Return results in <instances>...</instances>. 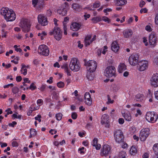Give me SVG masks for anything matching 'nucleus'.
I'll list each match as a JSON object with an SVG mask.
<instances>
[{
    "mask_svg": "<svg viewBox=\"0 0 158 158\" xmlns=\"http://www.w3.org/2000/svg\"><path fill=\"white\" fill-rule=\"evenodd\" d=\"M19 26L21 27L22 31L25 32H27L30 31L31 25L29 21L27 19H21Z\"/></svg>",
    "mask_w": 158,
    "mask_h": 158,
    "instance_id": "39448f33",
    "label": "nucleus"
},
{
    "mask_svg": "<svg viewBox=\"0 0 158 158\" xmlns=\"http://www.w3.org/2000/svg\"><path fill=\"white\" fill-rule=\"evenodd\" d=\"M47 35V33L44 31H43L41 33H39L38 34V36H40V39L43 40L44 37Z\"/></svg>",
    "mask_w": 158,
    "mask_h": 158,
    "instance_id": "f704fd0d",
    "label": "nucleus"
},
{
    "mask_svg": "<svg viewBox=\"0 0 158 158\" xmlns=\"http://www.w3.org/2000/svg\"><path fill=\"white\" fill-rule=\"evenodd\" d=\"M143 42L144 43L146 46H148V43L147 42V38L146 37H143Z\"/></svg>",
    "mask_w": 158,
    "mask_h": 158,
    "instance_id": "5fc2aeb1",
    "label": "nucleus"
},
{
    "mask_svg": "<svg viewBox=\"0 0 158 158\" xmlns=\"http://www.w3.org/2000/svg\"><path fill=\"white\" fill-rule=\"evenodd\" d=\"M145 29L148 32H151L152 31V29L151 28L150 26L148 25L146 26Z\"/></svg>",
    "mask_w": 158,
    "mask_h": 158,
    "instance_id": "864d4df0",
    "label": "nucleus"
},
{
    "mask_svg": "<svg viewBox=\"0 0 158 158\" xmlns=\"http://www.w3.org/2000/svg\"><path fill=\"white\" fill-rule=\"evenodd\" d=\"M150 130L148 128H145L142 129L140 133L139 138L141 141H144L149 135Z\"/></svg>",
    "mask_w": 158,
    "mask_h": 158,
    "instance_id": "9d476101",
    "label": "nucleus"
},
{
    "mask_svg": "<svg viewBox=\"0 0 158 158\" xmlns=\"http://www.w3.org/2000/svg\"><path fill=\"white\" fill-rule=\"evenodd\" d=\"M114 110L113 109L111 110V111L110 113V116L111 117H112L113 118H114V117L115 116H114Z\"/></svg>",
    "mask_w": 158,
    "mask_h": 158,
    "instance_id": "e2e57ef3",
    "label": "nucleus"
},
{
    "mask_svg": "<svg viewBox=\"0 0 158 158\" xmlns=\"http://www.w3.org/2000/svg\"><path fill=\"white\" fill-rule=\"evenodd\" d=\"M138 58L137 54L131 55L129 59L130 64L133 66L135 65L138 63Z\"/></svg>",
    "mask_w": 158,
    "mask_h": 158,
    "instance_id": "dca6fc26",
    "label": "nucleus"
},
{
    "mask_svg": "<svg viewBox=\"0 0 158 158\" xmlns=\"http://www.w3.org/2000/svg\"><path fill=\"white\" fill-rule=\"evenodd\" d=\"M41 116L40 115H38L37 116L35 117V119L36 120H38L39 122L41 121L40 119Z\"/></svg>",
    "mask_w": 158,
    "mask_h": 158,
    "instance_id": "6e6d98bb",
    "label": "nucleus"
},
{
    "mask_svg": "<svg viewBox=\"0 0 158 158\" xmlns=\"http://www.w3.org/2000/svg\"><path fill=\"white\" fill-rule=\"evenodd\" d=\"M50 35L54 34L55 38L57 40H59L62 37V32L60 28L58 27L54 28L53 31L49 32Z\"/></svg>",
    "mask_w": 158,
    "mask_h": 158,
    "instance_id": "0eeeda50",
    "label": "nucleus"
},
{
    "mask_svg": "<svg viewBox=\"0 0 158 158\" xmlns=\"http://www.w3.org/2000/svg\"><path fill=\"white\" fill-rule=\"evenodd\" d=\"M137 152V150L134 146H132L130 150V153L132 155H135Z\"/></svg>",
    "mask_w": 158,
    "mask_h": 158,
    "instance_id": "c756f323",
    "label": "nucleus"
},
{
    "mask_svg": "<svg viewBox=\"0 0 158 158\" xmlns=\"http://www.w3.org/2000/svg\"><path fill=\"white\" fill-rule=\"evenodd\" d=\"M91 36V35L86 36L85 40V46L89 45L92 42H90Z\"/></svg>",
    "mask_w": 158,
    "mask_h": 158,
    "instance_id": "c85d7f7f",
    "label": "nucleus"
},
{
    "mask_svg": "<svg viewBox=\"0 0 158 158\" xmlns=\"http://www.w3.org/2000/svg\"><path fill=\"white\" fill-rule=\"evenodd\" d=\"M114 137L116 141L120 143L123 141L124 136L123 132L120 130H116L114 133Z\"/></svg>",
    "mask_w": 158,
    "mask_h": 158,
    "instance_id": "9b49d317",
    "label": "nucleus"
},
{
    "mask_svg": "<svg viewBox=\"0 0 158 158\" xmlns=\"http://www.w3.org/2000/svg\"><path fill=\"white\" fill-rule=\"evenodd\" d=\"M145 4V2L143 0H141L139 3V6L140 7H142Z\"/></svg>",
    "mask_w": 158,
    "mask_h": 158,
    "instance_id": "4d7b16f0",
    "label": "nucleus"
},
{
    "mask_svg": "<svg viewBox=\"0 0 158 158\" xmlns=\"http://www.w3.org/2000/svg\"><path fill=\"white\" fill-rule=\"evenodd\" d=\"M108 98V101L106 103L107 104H112L114 102V100H111L110 96L109 95L107 96Z\"/></svg>",
    "mask_w": 158,
    "mask_h": 158,
    "instance_id": "49530a36",
    "label": "nucleus"
},
{
    "mask_svg": "<svg viewBox=\"0 0 158 158\" xmlns=\"http://www.w3.org/2000/svg\"><path fill=\"white\" fill-rule=\"evenodd\" d=\"M133 34V31L131 29H127L124 30L123 32V36L125 38L131 37Z\"/></svg>",
    "mask_w": 158,
    "mask_h": 158,
    "instance_id": "a211bd4d",
    "label": "nucleus"
},
{
    "mask_svg": "<svg viewBox=\"0 0 158 158\" xmlns=\"http://www.w3.org/2000/svg\"><path fill=\"white\" fill-rule=\"evenodd\" d=\"M64 82L60 81L57 83V86L59 88H63L64 87Z\"/></svg>",
    "mask_w": 158,
    "mask_h": 158,
    "instance_id": "a18cd8bd",
    "label": "nucleus"
},
{
    "mask_svg": "<svg viewBox=\"0 0 158 158\" xmlns=\"http://www.w3.org/2000/svg\"><path fill=\"white\" fill-rule=\"evenodd\" d=\"M112 50L114 52H117L119 49V47L116 41L113 42L111 46Z\"/></svg>",
    "mask_w": 158,
    "mask_h": 158,
    "instance_id": "b1692460",
    "label": "nucleus"
},
{
    "mask_svg": "<svg viewBox=\"0 0 158 158\" xmlns=\"http://www.w3.org/2000/svg\"><path fill=\"white\" fill-rule=\"evenodd\" d=\"M87 70L90 73L94 72L97 66V62L94 60H89L85 63Z\"/></svg>",
    "mask_w": 158,
    "mask_h": 158,
    "instance_id": "7ed1b4c3",
    "label": "nucleus"
},
{
    "mask_svg": "<svg viewBox=\"0 0 158 158\" xmlns=\"http://www.w3.org/2000/svg\"><path fill=\"white\" fill-rule=\"evenodd\" d=\"M152 92L150 89H148V93L147 94V96L148 97L150 98L152 95Z\"/></svg>",
    "mask_w": 158,
    "mask_h": 158,
    "instance_id": "13d9d810",
    "label": "nucleus"
},
{
    "mask_svg": "<svg viewBox=\"0 0 158 158\" xmlns=\"http://www.w3.org/2000/svg\"><path fill=\"white\" fill-rule=\"evenodd\" d=\"M115 69L114 67L113 66H109L106 69L105 75L108 77H111L113 76H115Z\"/></svg>",
    "mask_w": 158,
    "mask_h": 158,
    "instance_id": "1a4fd4ad",
    "label": "nucleus"
},
{
    "mask_svg": "<svg viewBox=\"0 0 158 158\" xmlns=\"http://www.w3.org/2000/svg\"><path fill=\"white\" fill-rule=\"evenodd\" d=\"M39 23L43 26H45L48 24L47 18L43 14H40L38 16Z\"/></svg>",
    "mask_w": 158,
    "mask_h": 158,
    "instance_id": "4468645a",
    "label": "nucleus"
},
{
    "mask_svg": "<svg viewBox=\"0 0 158 158\" xmlns=\"http://www.w3.org/2000/svg\"><path fill=\"white\" fill-rule=\"evenodd\" d=\"M118 121L119 123L120 124H123L124 122V119L122 118H119Z\"/></svg>",
    "mask_w": 158,
    "mask_h": 158,
    "instance_id": "774afa93",
    "label": "nucleus"
},
{
    "mask_svg": "<svg viewBox=\"0 0 158 158\" xmlns=\"http://www.w3.org/2000/svg\"><path fill=\"white\" fill-rule=\"evenodd\" d=\"M20 71L22 74L24 75H26L27 74V70L26 69L22 68L21 67Z\"/></svg>",
    "mask_w": 158,
    "mask_h": 158,
    "instance_id": "37998d69",
    "label": "nucleus"
},
{
    "mask_svg": "<svg viewBox=\"0 0 158 158\" xmlns=\"http://www.w3.org/2000/svg\"><path fill=\"white\" fill-rule=\"evenodd\" d=\"M81 25L77 22L73 23L70 26V28L74 31L79 30L81 28Z\"/></svg>",
    "mask_w": 158,
    "mask_h": 158,
    "instance_id": "6ab92c4d",
    "label": "nucleus"
},
{
    "mask_svg": "<svg viewBox=\"0 0 158 158\" xmlns=\"http://www.w3.org/2000/svg\"><path fill=\"white\" fill-rule=\"evenodd\" d=\"M108 116L106 114H104L102 116V117L101 123L103 124L106 123L108 120Z\"/></svg>",
    "mask_w": 158,
    "mask_h": 158,
    "instance_id": "2f4dec72",
    "label": "nucleus"
},
{
    "mask_svg": "<svg viewBox=\"0 0 158 158\" xmlns=\"http://www.w3.org/2000/svg\"><path fill=\"white\" fill-rule=\"evenodd\" d=\"M113 89L114 91H116L119 89L120 87L118 85H115L113 86Z\"/></svg>",
    "mask_w": 158,
    "mask_h": 158,
    "instance_id": "3c124183",
    "label": "nucleus"
},
{
    "mask_svg": "<svg viewBox=\"0 0 158 158\" xmlns=\"http://www.w3.org/2000/svg\"><path fill=\"white\" fill-rule=\"evenodd\" d=\"M158 118V115L154 112H148L146 114V119L149 122L154 123H155Z\"/></svg>",
    "mask_w": 158,
    "mask_h": 158,
    "instance_id": "20e7f679",
    "label": "nucleus"
},
{
    "mask_svg": "<svg viewBox=\"0 0 158 158\" xmlns=\"http://www.w3.org/2000/svg\"><path fill=\"white\" fill-rule=\"evenodd\" d=\"M30 135L29 136L30 138H31L36 135L37 132L36 130L34 129H31L30 130Z\"/></svg>",
    "mask_w": 158,
    "mask_h": 158,
    "instance_id": "72a5a7b5",
    "label": "nucleus"
},
{
    "mask_svg": "<svg viewBox=\"0 0 158 158\" xmlns=\"http://www.w3.org/2000/svg\"><path fill=\"white\" fill-rule=\"evenodd\" d=\"M57 12L58 13L62 16H65L67 14L66 10L64 8L62 9H59L57 10Z\"/></svg>",
    "mask_w": 158,
    "mask_h": 158,
    "instance_id": "7c9ffc66",
    "label": "nucleus"
},
{
    "mask_svg": "<svg viewBox=\"0 0 158 158\" xmlns=\"http://www.w3.org/2000/svg\"><path fill=\"white\" fill-rule=\"evenodd\" d=\"M150 84L154 87H158V73L154 74L150 79Z\"/></svg>",
    "mask_w": 158,
    "mask_h": 158,
    "instance_id": "2eb2a0df",
    "label": "nucleus"
},
{
    "mask_svg": "<svg viewBox=\"0 0 158 158\" xmlns=\"http://www.w3.org/2000/svg\"><path fill=\"white\" fill-rule=\"evenodd\" d=\"M32 2L34 7H36L37 5H40V2L39 0H33Z\"/></svg>",
    "mask_w": 158,
    "mask_h": 158,
    "instance_id": "a19ab883",
    "label": "nucleus"
},
{
    "mask_svg": "<svg viewBox=\"0 0 158 158\" xmlns=\"http://www.w3.org/2000/svg\"><path fill=\"white\" fill-rule=\"evenodd\" d=\"M137 113L135 114V117H137L138 115H141V110L139 109H138L136 110Z\"/></svg>",
    "mask_w": 158,
    "mask_h": 158,
    "instance_id": "680f3d73",
    "label": "nucleus"
},
{
    "mask_svg": "<svg viewBox=\"0 0 158 158\" xmlns=\"http://www.w3.org/2000/svg\"><path fill=\"white\" fill-rule=\"evenodd\" d=\"M72 8L76 11H79L81 10V6L78 3H73L72 6Z\"/></svg>",
    "mask_w": 158,
    "mask_h": 158,
    "instance_id": "cd10ccee",
    "label": "nucleus"
},
{
    "mask_svg": "<svg viewBox=\"0 0 158 158\" xmlns=\"http://www.w3.org/2000/svg\"><path fill=\"white\" fill-rule=\"evenodd\" d=\"M36 86L35 85L34 83H32L29 87V89L31 90H33L36 89Z\"/></svg>",
    "mask_w": 158,
    "mask_h": 158,
    "instance_id": "ea45409f",
    "label": "nucleus"
},
{
    "mask_svg": "<svg viewBox=\"0 0 158 158\" xmlns=\"http://www.w3.org/2000/svg\"><path fill=\"white\" fill-rule=\"evenodd\" d=\"M49 51L48 47L45 45H41L39 47L38 52L39 54L45 56L49 55Z\"/></svg>",
    "mask_w": 158,
    "mask_h": 158,
    "instance_id": "6e6552de",
    "label": "nucleus"
},
{
    "mask_svg": "<svg viewBox=\"0 0 158 158\" xmlns=\"http://www.w3.org/2000/svg\"><path fill=\"white\" fill-rule=\"evenodd\" d=\"M17 124V123L15 121H13L12 123H9V126L10 127H14L15 125Z\"/></svg>",
    "mask_w": 158,
    "mask_h": 158,
    "instance_id": "69168bd1",
    "label": "nucleus"
},
{
    "mask_svg": "<svg viewBox=\"0 0 158 158\" xmlns=\"http://www.w3.org/2000/svg\"><path fill=\"white\" fill-rule=\"evenodd\" d=\"M69 66L72 71L75 72L78 71L80 70V62L77 58H73L70 61Z\"/></svg>",
    "mask_w": 158,
    "mask_h": 158,
    "instance_id": "f03ea898",
    "label": "nucleus"
},
{
    "mask_svg": "<svg viewBox=\"0 0 158 158\" xmlns=\"http://www.w3.org/2000/svg\"><path fill=\"white\" fill-rule=\"evenodd\" d=\"M84 98L85 104L88 106L91 105L92 100L89 93L86 92L84 95Z\"/></svg>",
    "mask_w": 158,
    "mask_h": 158,
    "instance_id": "f3484780",
    "label": "nucleus"
},
{
    "mask_svg": "<svg viewBox=\"0 0 158 158\" xmlns=\"http://www.w3.org/2000/svg\"><path fill=\"white\" fill-rule=\"evenodd\" d=\"M49 132L51 133L52 135L55 134L57 132V131L55 130V129H51L49 131Z\"/></svg>",
    "mask_w": 158,
    "mask_h": 158,
    "instance_id": "338daca9",
    "label": "nucleus"
},
{
    "mask_svg": "<svg viewBox=\"0 0 158 158\" xmlns=\"http://www.w3.org/2000/svg\"><path fill=\"white\" fill-rule=\"evenodd\" d=\"M100 2L99 1H96L94 4L93 7L97 8L100 6Z\"/></svg>",
    "mask_w": 158,
    "mask_h": 158,
    "instance_id": "c03bdc74",
    "label": "nucleus"
},
{
    "mask_svg": "<svg viewBox=\"0 0 158 158\" xmlns=\"http://www.w3.org/2000/svg\"><path fill=\"white\" fill-rule=\"evenodd\" d=\"M62 97L63 98V100L64 101H67L68 100V96L64 94H62Z\"/></svg>",
    "mask_w": 158,
    "mask_h": 158,
    "instance_id": "0e129e2a",
    "label": "nucleus"
},
{
    "mask_svg": "<svg viewBox=\"0 0 158 158\" xmlns=\"http://www.w3.org/2000/svg\"><path fill=\"white\" fill-rule=\"evenodd\" d=\"M101 19L103 21L107 23H109L111 22V20L105 16H103L101 18Z\"/></svg>",
    "mask_w": 158,
    "mask_h": 158,
    "instance_id": "e433bc0d",
    "label": "nucleus"
},
{
    "mask_svg": "<svg viewBox=\"0 0 158 158\" xmlns=\"http://www.w3.org/2000/svg\"><path fill=\"white\" fill-rule=\"evenodd\" d=\"M14 48L15 49V50L17 52H22V50L19 48H18L17 46L16 45H15L14 47Z\"/></svg>",
    "mask_w": 158,
    "mask_h": 158,
    "instance_id": "603ef678",
    "label": "nucleus"
},
{
    "mask_svg": "<svg viewBox=\"0 0 158 158\" xmlns=\"http://www.w3.org/2000/svg\"><path fill=\"white\" fill-rule=\"evenodd\" d=\"M156 33L154 31L151 32L149 37V41L150 45L154 47L156 44Z\"/></svg>",
    "mask_w": 158,
    "mask_h": 158,
    "instance_id": "ddd939ff",
    "label": "nucleus"
},
{
    "mask_svg": "<svg viewBox=\"0 0 158 158\" xmlns=\"http://www.w3.org/2000/svg\"><path fill=\"white\" fill-rule=\"evenodd\" d=\"M129 130L131 133L134 134L136 132L137 130L135 127H131L129 128Z\"/></svg>",
    "mask_w": 158,
    "mask_h": 158,
    "instance_id": "58836bf2",
    "label": "nucleus"
},
{
    "mask_svg": "<svg viewBox=\"0 0 158 158\" xmlns=\"http://www.w3.org/2000/svg\"><path fill=\"white\" fill-rule=\"evenodd\" d=\"M1 14L8 22L13 21L16 18L15 14L14 11L7 7L2 8L1 10Z\"/></svg>",
    "mask_w": 158,
    "mask_h": 158,
    "instance_id": "f257e3e1",
    "label": "nucleus"
},
{
    "mask_svg": "<svg viewBox=\"0 0 158 158\" xmlns=\"http://www.w3.org/2000/svg\"><path fill=\"white\" fill-rule=\"evenodd\" d=\"M61 68L64 69V72L67 73V75H71V71L69 69L68 64L67 63H64L61 66Z\"/></svg>",
    "mask_w": 158,
    "mask_h": 158,
    "instance_id": "5701e85b",
    "label": "nucleus"
},
{
    "mask_svg": "<svg viewBox=\"0 0 158 158\" xmlns=\"http://www.w3.org/2000/svg\"><path fill=\"white\" fill-rule=\"evenodd\" d=\"M107 47L106 46H105L103 47L98 49L97 52V55L100 56L101 53L105 55L107 51Z\"/></svg>",
    "mask_w": 158,
    "mask_h": 158,
    "instance_id": "412c9836",
    "label": "nucleus"
},
{
    "mask_svg": "<svg viewBox=\"0 0 158 158\" xmlns=\"http://www.w3.org/2000/svg\"><path fill=\"white\" fill-rule=\"evenodd\" d=\"M148 62L143 60L138 62L137 68L140 71H143L148 69Z\"/></svg>",
    "mask_w": 158,
    "mask_h": 158,
    "instance_id": "f8f14e48",
    "label": "nucleus"
},
{
    "mask_svg": "<svg viewBox=\"0 0 158 158\" xmlns=\"http://www.w3.org/2000/svg\"><path fill=\"white\" fill-rule=\"evenodd\" d=\"M12 117L14 118H19L20 119L22 118V115H18L17 114H14L12 115Z\"/></svg>",
    "mask_w": 158,
    "mask_h": 158,
    "instance_id": "de8ad7c7",
    "label": "nucleus"
},
{
    "mask_svg": "<svg viewBox=\"0 0 158 158\" xmlns=\"http://www.w3.org/2000/svg\"><path fill=\"white\" fill-rule=\"evenodd\" d=\"M123 116L124 118L127 121L130 122L131 121L132 117L129 113H122Z\"/></svg>",
    "mask_w": 158,
    "mask_h": 158,
    "instance_id": "bb28decb",
    "label": "nucleus"
},
{
    "mask_svg": "<svg viewBox=\"0 0 158 158\" xmlns=\"http://www.w3.org/2000/svg\"><path fill=\"white\" fill-rule=\"evenodd\" d=\"M91 21L93 23H97L102 21L101 18L100 17H96L92 19Z\"/></svg>",
    "mask_w": 158,
    "mask_h": 158,
    "instance_id": "473e14b6",
    "label": "nucleus"
},
{
    "mask_svg": "<svg viewBox=\"0 0 158 158\" xmlns=\"http://www.w3.org/2000/svg\"><path fill=\"white\" fill-rule=\"evenodd\" d=\"M135 99L138 102H142L144 100V97L141 94H138L135 97Z\"/></svg>",
    "mask_w": 158,
    "mask_h": 158,
    "instance_id": "a878e982",
    "label": "nucleus"
},
{
    "mask_svg": "<svg viewBox=\"0 0 158 158\" xmlns=\"http://www.w3.org/2000/svg\"><path fill=\"white\" fill-rule=\"evenodd\" d=\"M98 139L96 138H94L91 143V144L93 147H95L96 149L99 150L101 148V145L100 144L98 143Z\"/></svg>",
    "mask_w": 158,
    "mask_h": 158,
    "instance_id": "aec40b11",
    "label": "nucleus"
},
{
    "mask_svg": "<svg viewBox=\"0 0 158 158\" xmlns=\"http://www.w3.org/2000/svg\"><path fill=\"white\" fill-rule=\"evenodd\" d=\"M111 147L107 144L103 145L101 148L100 155L102 156L106 157L111 153Z\"/></svg>",
    "mask_w": 158,
    "mask_h": 158,
    "instance_id": "423d86ee",
    "label": "nucleus"
},
{
    "mask_svg": "<svg viewBox=\"0 0 158 158\" xmlns=\"http://www.w3.org/2000/svg\"><path fill=\"white\" fill-rule=\"evenodd\" d=\"M62 114L61 113H59L57 114H56V119L58 120H60L62 118Z\"/></svg>",
    "mask_w": 158,
    "mask_h": 158,
    "instance_id": "79ce46f5",
    "label": "nucleus"
},
{
    "mask_svg": "<svg viewBox=\"0 0 158 158\" xmlns=\"http://www.w3.org/2000/svg\"><path fill=\"white\" fill-rule=\"evenodd\" d=\"M77 116V115L76 112H73L71 114L72 118L73 119H76Z\"/></svg>",
    "mask_w": 158,
    "mask_h": 158,
    "instance_id": "09e8293b",
    "label": "nucleus"
},
{
    "mask_svg": "<svg viewBox=\"0 0 158 158\" xmlns=\"http://www.w3.org/2000/svg\"><path fill=\"white\" fill-rule=\"evenodd\" d=\"M43 101L42 99H39L37 100V103L39 106H41L43 103Z\"/></svg>",
    "mask_w": 158,
    "mask_h": 158,
    "instance_id": "052dcab7",
    "label": "nucleus"
},
{
    "mask_svg": "<svg viewBox=\"0 0 158 158\" xmlns=\"http://www.w3.org/2000/svg\"><path fill=\"white\" fill-rule=\"evenodd\" d=\"M148 10L146 8L141 9L140 10V12L141 14L146 13L148 12Z\"/></svg>",
    "mask_w": 158,
    "mask_h": 158,
    "instance_id": "8fccbe9b",
    "label": "nucleus"
},
{
    "mask_svg": "<svg viewBox=\"0 0 158 158\" xmlns=\"http://www.w3.org/2000/svg\"><path fill=\"white\" fill-rule=\"evenodd\" d=\"M153 149L156 155H158V143L155 144L153 147Z\"/></svg>",
    "mask_w": 158,
    "mask_h": 158,
    "instance_id": "c9c22d12",
    "label": "nucleus"
},
{
    "mask_svg": "<svg viewBox=\"0 0 158 158\" xmlns=\"http://www.w3.org/2000/svg\"><path fill=\"white\" fill-rule=\"evenodd\" d=\"M155 22L156 25H158V13L156 15L155 19Z\"/></svg>",
    "mask_w": 158,
    "mask_h": 158,
    "instance_id": "bf43d9fd",
    "label": "nucleus"
},
{
    "mask_svg": "<svg viewBox=\"0 0 158 158\" xmlns=\"http://www.w3.org/2000/svg\"><path fill=\"white\" fill-rule=\"evenodd\" d=\"M19 91V89L17 87H14L12 89V92L14 94L18 93Z\"/></svg>",
    "mask_w": 158,
    "mask_h": 158,
    "instance_id": "4c0bfd02",
    "label": "nucleus"
},
{
    "mask_svg": "<svg viewBox=\"0 0 158 158\" xmlns=\"http://www.w3.org/2000/svg\"><path fill=\"white\" fill-rule=\"evenodd\" d=\"M126 69L127 66L124 63H120L118 66V70L120 73H122Z\"/></svg>",
    "mask_w": 158,
    "mask_h": 158,
    "instance_id": "4be33fe9",
    "label": "nucleus"
},
{
    "mask_svg": "<svg viewBox=\"0 0 158 158\" xmlns=\"http://www.w3.org/2000/svg\"><path fill=\"white\" fill-rule=\"evenodd\" d=\"M127 0H114L115 5L116 6H122L126 4Z\"/></svg>",
    "mask_w": 158,
    "mask_h": 158,
    "instance_id": "393cba45",
    "label": "nucleus"
}]
</instances>
